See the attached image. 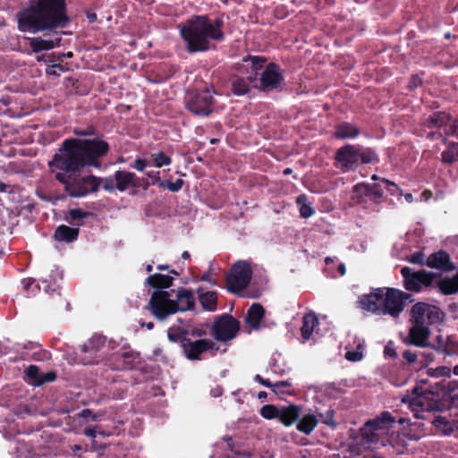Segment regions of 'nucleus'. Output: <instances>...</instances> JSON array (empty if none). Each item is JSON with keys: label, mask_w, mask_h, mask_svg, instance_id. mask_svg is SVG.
I'll return each mask as SVG.
<instances>
[{"label": "nucleus", "mask_w": 458, "mask_h": 458, "mask_svg": "<svg viewBox=\"0 0 458 458\" xmlns=\"http://www.w3.org/2000/svg\"><path fill=\"white\" fill-rule=\"evenodd\" d=\"M84 435L90 438H95L97 436L96 428L93 427H87L84 428Z\"/></svg>", "instance_id": "obj_63"}, {"label": "nucleus", "mask_w": 458, "mask_h": 458, "mask_svg": "<svg viewBox=\"0 0 458 458\" xmlns=\"http://www.w3.org/2000/svg\"><path fill=\"white\" fill-rule=\"evenodd\" d=\"M433 395L434 393L431 391V424L437 432L443 436L454 433L458 437V416L453 415L449 411H435L436 407L432 403Z\"/></svg>", "instance_id": "obj_17"}, {"label": "nucleus", "mask_w": 458, "mask_h": 458, "mask_svg": "<svg viewBox=\"0 0 458 458\" xmlns=\"http://www.w3.org/2000/svg\"><path fill=\"white\" fill-rule=\"evenodd\" d=\"M259 413L266 420L278 419L279 407L273 404H265L260 408Z\"/></svg>", "instance_id": "obj_45"}, {"label": "nucleus", "mask_w": 458, "mask_h": 458, "mask_svg": "<svg viewBox=\"0 0 458 458\" xmlns=\"http://www.w3.org/2000/svg\"><path fill=\"white\" fill-rule=\"evenodd\" d=\"M240 330V322L231 314L224 313L215 318L209 330L215 340L227 343L235 338Z\"/></svg>", "instance_id": "obj_11"}, {"label": "nucleus", "mask_w": 458, "mask_h": 458, "mask_svg": "<svg viewBox=\"0 0 458 458\" xmlns=\"http://www.w3.org/2000/svg\"><path fill=\"white\" fill-rule=\"evenodd\" d=\"M73 133L89 138L65 139L48 161V166L67 196L83 198L98 191L100 179L93 174L81 175V172L89 166L100 168L99 158L108 153L110 146L93 126L75 128Z\"/></svg>", "instance_id": "obj_1"}, {"label": "nucleus", "mask_w": 458, "mask_h": 458, "mask_svg": "<svg viewBox=\"0 0 458 458\" xmlns=\"http://www.w3.org/2000/svg\"><path fill=\"white\" fill-rule=\"evenodd\" d=\"M265 315V310L260 303H253L247 310L245 323L253 329L259 327L260 321Z\"/></svg>", "instance_id": "obj_31"}, {"label": "nucleus", "mask_w": 458, "mask_h": 458, "mask_svg": "<svg viewBox=\"0 0 458 458\" xmlns=\"http://www.w3.org/2000/svg\"><path fill=\"white\" fill-rule=\"evenodd\" d=\"M147 166V162L143 158H136L134 164L131 165L137 171L142 172Z\"/></svg>", "instance_id": "obj_61"}, {"label": "nucleus", "mask_w": 458, "mask_h": 458, "mask_svg": "<svg viewBox=\"0 0 458 458\" xmlns=\"http://www.w3.org/2000/svg\"><path fill=\"white\" fill-rule=\"evenodd\" d=\"M116 341L103 335L96 334L81 346V360L84 365L98 364L106 360H110L114 351L117 348Z\"/></svg>", "instance_id": "obj_8"}, {"label": "nucleus", "mask_w": 458, "mask_h": 458, "mask_svg": "<svg viewBox=\"0 0 458 458\" xmlns=\"http://www.w3.org/2000/svg\"><path fill=\"white\" fill-rule=\"evenodd\" d=\"M31 47L32 53L38 54L42 51H48L60 46L62 41L61 37H57L55 39H44L40 37L28 38H27Z\"/></svg>", "instance_id": "obj_28"}, {"label": "nucleus", "mask_w": 458, "mask_h": 458, "mask_svg": "<svg viewBox=\"0 0 458 458\" xmlns=\"http://www.w3.org/2000/svg\"><path fill=\"white\" fill-rule=\"evenodd\" d=\"M252 278V269L246 260H238L231 267L225 277L229 293H238L244 290Z\"/></svg>", "instance_id": "obj_12"}, {"label": "nucleus", "mask_w": 458, "mask_h": 458, "mask_svg": "<svg viewBox=\"0 0 458 458\" xmlns=\"http://www.w3.org/2000/svg\"><path fill=\"white\" fill-rule=\"evenodd\" d=\"M451 376V369L449 367L441 366L437 367L435 369H431V377H442Z\"/></svg>", "instance_id": "obj_55"}, {"label": "nucleus", "mask_w": 458, "mask_h": 458, "mask_svg": "<svg viewBox=\"0 0 458 458\" xmlns=\"http://www.w3.org/2000/svg\"><path fill=\"white\" fill-rule=\"evenodd\" d=\"M431 268L451 271L454 269V266L451 262L448 253L440 250L431 255Z\"/></svg>", "instance_id": "obj_34"}, {"label": "nucleus", "mask_w": 458, "mask_h": 458, "mask_svg": "<svg viewBox=\"0 0 458 458\" xmlns=\"http://www.w3.org/2000/svg\"><path fill=\"white\" fill-rule=\"evenodd\" d=\"M403 357L410 364L413 363L417 360V353L411 352V350H405L403 352Z\"/></svg>", "instance_id": "obj_60"}, {"label": "nucleus", "mask_w": 458, "mask_h": 458, "mask_svg": "<svg viewBox=\"0 0 458 458\" xmlns=\"http://www.w3.org/2000/svg\"><path fill=\"white\" fill-rule=\"evenodd\" d=\"M394 418L390 411H385L374 419L367 420L360 428V437L362 444H377L379 442L378 431L388 430L394 425Z\"/></svg>", "instance_id": "obj_9"}, {"label": "nucleus", "mask_w": 458, "mask_h": 458, "mask_svg": "<svg viewBox=\"0 0 458 458\" xmlns=\"http://www.w3.org/2000/svg\"><path fill=\"white\" fill-rule=\"evenodd\" d=\"M437 352L445 353L448 356L458 354V342L451 335L439 334L436 336L435 344L432 345Z\"/></svg>", "instance_id": "obj_24"}, {"label": "nucleus", "mask_w": 458, "mask_h": 458, "mask_svg": "<svg viewBox=\"0 0 458 458\" xmlns=\"http://www.w3.org/2000/svg\"><path fill=\"white\" fill-rule=\"evenodd\" d=\"M436 127L439 130L440 136L453 135L458 138V123H451L450 116L445 112H434L431 114V130Z\"/></svg>", "instance_id": "obj_22"}, {"label": "nucleus", "mask_w": 458, "mask_h": 458, "mask_svg": "<svg viewBox=\"0 0 458 458\" xmlns=\"http://www.w3.org/2000/svg\"><path fill=\"white\" fill-rule=\"evenodd\" d=\"M67 71L68 69H66L63 64H55L48 65L46 69V73L49 76L58 77L62 72H65Z\"/></svg>", "instance_id": "obj_53"}, {"label": "nucleus", "mask_w": 458, "mask_h": 458, "mask_svg": "<svg viewBox=\"0 0 458 458\" xmlns=\"http://www.w3.org/2000/svg\"><path fill=\"white\" fill-rule=\"evenodd\" d=\"M318 324V318L315 313H308L302 318V326L301 327V337L304 341L310 338L315 331L316 326Z\"/></svg>", "instance_id": "obj_36"}, {"label": "nucleus", "mask_w": 458, "mask_h": 458, "mask_svg": "<svg viewBox=\"0 0 458 458\" xmlns=\"http://www.w3.org/2000/svg\"><path fill=\"white\" fill-rule=\"evenodd\" d=\"M353 191L369 197L375 203L380 202L383 197L381 182L378 184H369L366 182L357 183L353 186Z\"/></svg>", "instance_id": "obj_26"}, {"label": "nucleus", "mask_w": 458, "mask_h": 458, "mask_svg": "<svg viewBox=\"0 0 458 458\" xmlns=\"http://www.w3.org/2000/svg\"><path fill=\"white\" fill-rule=\"evenodd\" d=\"M40 344L35 342H29L23 345V348L29 351H36L38 349H40Z\"/></svg>", "instance_id": "obj_64"}, {"label": "nucleus", "mask_w": 458, "mask_h": 458, "mask_svg": "<svg viewBox=\"0 0 458 458\" xmlns=\"http://www.w3.org/2000/svg\"><path fill=\"white\" fill-rule=\"evenodd\" d=\"M445 318V313L437 307L431 305V325L442 322Z\"/></svg>", "instance_id": "obj_57"}, {"label": "nucleus", "mask_w": 458, "mask_h": 458, "mask_svg": "<svg viewBox=\"0 0 458 458\" xmlns=\"http://www.w3.org/2000/svg\"><path fill=\"white\" fill-rule=\"evenodd\" d=\"M296 204L299 206L300 216L302 218H309L315 213L314 208L308 201V197L304 193L296 198Z\"/></svg>", "instance_id": "obj_41"}, {"label": "nucleus", "mask_w": 458, "mask_h": 458, "mask_svg": "<svg viewBox=\"0 0 458 458\" xmlns=\"http://www.w3.org/2000/svg\"><path fill=\"white\" fill-rule=\"evenodd\" d=\"M435 386L437 387H441V390L443 391V398L445 399H450L453 403V404L458 408V394H455V395H452L451 394V391H453L454 389V387H457L458 386V383L456 381H448L446 382L445 379H443L439 382H436L435 383ZM456 416H458V413L455 414Z\"/></svg>", "instance_id": "obj_37"}, {"label": "nucleus", "mask_w": 458, "mask_h": 458, "mask_svg": "<svg viewBox=\"0 0 458 458\" xmlns=\"http://www.w3.org/2000/svg\"><path fill=\"white\" fill-rule=\"evenodd\" d=\"M114 179L116 183V190L123 192L129 187L139 188L140 181L136 180L134 173L125 170H117L114 173Z\"/></svg>", "instance_id": "obj_27"}, {"label": "nucleus", "mask_w": 458, "mask_h": 458, "mask_svg": "<svg viewBox=\"0 0 458 458\" xmlns=\"http://www.w3.org/2000/svg\"><path fill=\"white\" fill-rule=\"evenodd\" d=\"M89 215H91V213L87 212L80 208H72L69 211V216L72 221H81Z\"/></svg>", "instance_id": "obj_54"}, {"label": "nucleus", "mask_w": 458, "mask_h": 458, "mask_svg": "<svg viewBox=\"0 0 458 458\" xmlns=\"http://www.w3.org/2000/svg\"><path fill=\"white\" fill-rule=\"evenodd\" d=\"M424 253L422 251H415L412 253L407 260L411 264L425 265L429 267V257L424 261Z\"/></svg>", "instance_id": "obj_48"}, {"label": "nucleus", "mask_w": 458, "mask_h": 458, "mask_svg": "<svg viewBox=\"0 0 458 458\" xmlns=\"http://www.w3.org/2000/svg\"><path fill=\"white\" fill-rule=\"evenodd\" d=\"M183 180L179 178L175 182L170 180L160 181L158 186L160 188H166L172 192H178L183 186Z\"/></svg>", "instance_id": "obj_47"}, {"label": "nucleus", "mask_w": 458, "mask_h": 458, "mask_svg": "<svg viewBox=\"0 0 458 458\" xmlns=\"http://www.w3.org/2000/svg\"><path fill=\"white\" fill-rule=\"evenodd\" d=\"M427 309H429V304L421 301L411 307L409 319L411 327L403 339L405 344L418 347L429 346V322L426 323L425 318L429 320V312H427Z\"/></svg>", "instance_id": "obj_7"}, {"label": "nucleus", "mask_w": 458, "mask_h": 458, "mask_svg": "<svg viewBox=\"0 0 458 458\" xmlns=\"http://www.w3.org/2000/svg\"><path fill=\"white\" fill-rule=\"evenodd\" d=\"M30 412L27 404L17 403L12 405H4L0 403V432L4 437L9 438L8 431L15 429V418H24Z\"/></svg>", "instance_id": "obj_16"}, {"label": "nucleus", "mask_w": 458, "mask_h": 458, "mask_svg": "<svg viewBox=\"0 0 458 458\" xmlns=\"http://www.w3.org/2000/svg\"><path fill=\"white\" fill-rule=\"evenodd\" d=\"M98 178L100 179L99 184L101 183V182H103V189L106 191L111 192V191L116 190L114 175L113 177L109 176V177H106L104 179H101L100 177H98Z\"/></svg>", "instance_id": "obj_56"}, {"label": "nucleus", "mask_w": 458, "mask_h": 458, "mask_svg": "<svg viewBox=\"0 0 458 458\" xmlns=\"http://www.w3.org/2000/svg\"><path fill=\"white\" fill-rule=\"evenodd\" d=\"M362 346L359 344L356 350L347 351L344 357L349 361H360L363 358Z\"/></svg>", "instance_id": "obj_50"}, {"label": "nucleus", "mask_w": 458, "mask_h": 458, "mask_svg": "<svg viewBox=\"0 0 458 458\" xmlns=\"http://www.w3.org/2000/svg\"><path fill=\"white\" fill-rule=\"evenodd\" d=\"M318 423L316 413L308 412L301 413L300 419L297 420V429L306 435L310 434Z\"/></svg>", "instance_id": "obj_33"}, {"label": "nucleus", "mask_w": 458, "mask_h": 458, "mask_svg": "<svg viewBox=\"0 0 458 458\" xmlns=\"http://www.w3.org/2000/svg\"><path fill=\"white\" fill-rule=\"evenodd\" d=\"M374 161H378L376 150L372 148L359 146V164L369 165Z\"/></svg>", "instance_id": "obj_42"}, {"label": "nucleus", "mask_w": 458, "mask_h": 458, "mask_svg": "<svg viewBox=\"0 0 458 458\" xmlns=\"http://www.w3.org/2000/svg\"><path fill=\"white\" fill-rule=\"evenodd\" d=\"M209 88L191 93L185 101L186 109L198 116H208L213 112L214 95Z\"/></svg>", "instance_id": "obj_14"}, {"label": "nucleus", "mask_w": 458, "mask_h": 458, "mask_svg": "<svg viewBox=\"0 0 458 458\" xmlns=\"http://www.w3.org/2000/svg\"><path fill=\"white\" fill-rule=\"evenodd\" d=\"M173 281L174 276L170 275L156 273L154 275H150L146 279V284L155 289L151 295H154L156 293H160L159 292L174 294L175 293L174 290L167 291V289L173 284Z\"/></svg>", "instance_id": "obj_25"}, {"label": "nucleus", "mask_w": 458, "mask_h": 458, "mask_svg": "<svg viewBox=\"0 0 458 458\" xmlns=\"http://www.w3.org/2000/svg\"><path fill=\"white\" fill-rule=\"evenodd\" d=\"M401 401L407 404L416 419L426 420L429 415V387L416 385L402 396Z\"/></svg>", "instance_id": "obj_10"}, {"label": "nucleus", "mask_w": 458, "mask_h": 458, "mask_svg": "<svg viewBox=\"0 0 458 458\" xmlns=\"http://www.w3.org/2000/svg\"><path fill=\"white\" fill-rule=\"evenodd\" d=\"M384 353H385V356L389 357V358H396L397 357V352H396L395 349L393 347L391 342L388 343L385 346Z\"/></svg>", "instance_id": "obj_59"}, {"label": "nucleus", "mask_w": 458, "mask_h": 458, "mask_svg": "<svg viewBox=\"0 0 458 458\" xmlns=\"http://www.w3.org/2000/svg\"><path fill=\"white\" fill-rule=\"evenodd\" d=\"M458 157V143H449L447 149L442 153V158L444 162L452 163Z\"/></svg>", "instance_id": "obj_44"}, {"label": "nucleus", "mask_w": 458, "mask_h": 458, "mask_svg": "<svg viewBox=\"0 0 458 458\" xmlns=\"http://www.w3.org/2000/svg\"><path fill=\"white\" fill-rule=\"evenodd\" d=\"M284 81V76L280 65L270 62L267 64L258 81L253 84L252 88L260 92L267 93L273 90H280Z\"/></svg>", "instance_id": "obj_13"}, {"label": "nucleus", "mask_w": 458, "mask_h": 458, "mask_svg": "<svg viewBox=\"0 0 458 458\" xmlns=\"http://www.w3.org/2000/svg\"><path fill=\"white\" fill-rule=\"evenodd\" d=\"M267 58L264 55H247L242 58V65L245 69V74L249 76V81L252 85L258 81L261 72L267 65Z\"/></svg>", "instance_id": "obj_21"}, {"label": "nucleus", "mask_w": 458, "mask_h": 458, "mask_svg": "<svg viewBox=\"0 0 458 458\" xmlns=\"http://www.w3.org/2000/svg\"><path fill=\"white\" fill-rule=\"evenodd\" d=\"M315 413L318 416V421L330 427L331 428H336L337 424L334 420L335 411L333 408L327 407L325 411L320 408H316Z\"/></svg>", "instance_id": "obj_40"}, {"label": "nucleus", "mask_w": 458, "mask_h": 458, "mask_svg": "<svg viewBox=\"0 0 458 458\" xmlns=\"http://www.w3.org/2000/svg\"><path fill=\"white\" fill-rule=\"evenodd\" d=\"M79 415L81 418L85 419V420L91 419L92 421L98 420V416L96 414H94L93 411L89 408L83 409L79 413Z\"/></svg>", "instance_id": "obj_58"}, {"label": "nucleus", "mask_w": 458, "mask_h": 458, "mask_svg": "<svg viewBox=\"0 0 458 458\" xmlns=\"http://www.w3.org/2000/svg\"><path fill=\"white\" fill-rule=\"evenodd\" d=\"M386 287L372 289L369 293L361 294L358 298L359 307L375 315H381Z\"/></svg>", "instance_id": "obj_19"}, {"label": "nucleus", "mask_w": 458, "mask_h": 458, "mask_svg": "<svg viewBox=\"0 0 458 458\" xmlns=\"http://www.w3.org/2000/svg\"><path fill=\"white\" fill-rule=\"evenodd\" d=\"M411 295L400 289L386 287L381 315H389L394 318H399L405 308L406 301L411 300Z\"/></svg>", "instance_id": "obj_15"}, {"label": "nucleus", "mask_w": 458, "mask_h": 458, "mask_svg": "<svg viewBox=\"0 0 458 458\" xmlns=\"http://www.w3.org/2000/svg\"><path fill=\"white\" fill-rule=\"evenodd\" d=\"M39 369L37 365L30 364L25 369V377L27 381L34 386V383L40 379Z\"/></svg>", "instance_id": "obj_46"}, {"label": "nucleus", "mask_w": 458, "mask_h": 458, "mask_svg": "<svg viewBox=\"0 0 458 458\" xmlns=\"http://www.w3.org/2000/svg\"><path fill=\"white\" fill-rule=\"evenodd\" d=\"M78 228L70 227L65 225H60L57 226L54 233V238L55 241L66 243L73 242L78 239Z\"/></svg>", "instance_id": "obj_32"}, {"label": "nucleus", "mask_w": 458, "mask_h": 458, "mask_svg": "<svg viewBox=\"0 0 458 458\" xmlns=\"http://www.w3.org/2000/svg\"><path fill=\"white\" fill-rule=\"evenodd\" d=\"M57 377L55 370H49L40 375V379L34 383V386H40L45 383L54 382Z\"/></svg>", "instance_id": "obj_51"}, {"label": "nucleus", "mask_w": 458, "mask_h": 458, "mask_svg": "<svg viewBox=\"0 0 458 458\" xmlns=\"http://www.w3.org/2000/svg\"><path fill=\"white\" fill-rule=\"evenodd\" d=\"M252 82L249 81V76L235 77L232 81V92L234 96H245L250 92Z\"/></svg>", "instance_id": "obj_35"}, {"label": "nucleus", "mask_w": 458, "mask_h": 458, "mask_svg": "<svg viewBox=\"0 0 458 458\" xmlns=\"http://www.w3.org/2000/svg\"><path fill=\"white\" fill-rule=\"evenodd\" d=\"M335 161L343 172H349L359 165V146L345 144L335 153Z\"/></svg>", "instance_id": "obj_20"}, {"label": "nucleus", "mask_w": 458, "mask_h": 458, "mask_svg": "<svg viewBox=\"0 0 458 458\" xmlns=\"http://www.w3.org/2000/svg\"><path fill=\"white\" fill-rule=\"evenodd\" d=\"M62 280L63 271L57 266H54L48 276L41 278L40 283L37 284V287L42 289L47 294H60V283Z\"/></svg>", "instance_id": "obj_23"}, {"label": "nucleus", "mask_w": 458, "mask_h": 458, "mask_svg": "<svg viewBox=\"0 0 458 458\" xmlns=\"http://www.w3.org/2000/svg\"><path fill=\"white\" fill-rule=\"evenodd\" d=\"M400 273L403 278V286L408 292L420 293L424 287L429 286V272L425 269L414 270L403 267Z\"/></svg>", "instance_id": "obj_18"}, {"label": "nucleus", "mask_w": 458, "mask_h": 458, "mask_svg": "<svg viewBox=\"0 0 458 458\" xmlns=\"http://www.w3.org/2000/svg\"><path fill=\"white\" fill-rule=\"evenodd\" d=\"M209 324L197 323L192 317H177L167 328V339L178 345L182 354L189 360H200L208 352L218 351L215 343L208 338Z\"/></svg>", "instance_id": "obj_2"}, {"label": "nucleus", "mask_w": 458, "mask_h": 458, "mask_svg": "<svg viewBox=\"0 0 458 458\" xmlns=\"http://www.w3.org/2000/svg\"><path fill=\"white\" fill-rule=\"evenodd\" d=\"M381 183L384 185L386 190L393 196H402V189L394 182H390L387 179H381Z\"/></svg>", "instance_id": "obj_49"}, {"label": "nucleus", "mask_w": 458, "mask_h": 458, "mask_svg": "<svg viewBox=\"0 0 458 458\" xmlns=\"http://www.w3.org/2000/svg\"><path fill=\"white\" fill-rule=\"evenodd\" d=\"M153 165L160 168L165 165H169L172 163V158L167 156L164 151H157L151 154Z\"/></svg>", "instance_id": "obj_43"}, {"label": "nucleus", "mask_w": 458, "mask_h": 458, "mask_svg": "<svg viewBox=\"0 0 458 458\" xmlns=\"http://www.w3.org/2000/svg\"><path fill=\"white\" fill-rule=\"evenodd\" d=\"M199 301L205 310L210 312L216 310L217 298L216 292L208 291L200 293L199 296Z\"/></svg>", "instance_id": "obj_39"}, {"label": "nucleus", "mask_w": 458, "mask_h": 458, "mask_svg": "<svg viewBox=\"0 0 458 458\" xmlns=\"http://www.w3.org/2000/svg\"><path fill=\"white\" fill-rule=\"evenodd\" d=\"M360 134V129L353 123L343 122L335 127L334 136L337 140L355 139Z\"/></svg>", "instance_id": "obj_30"}, {"label": "nucleus", "mask_w": 458, "mask_h": 458, "mask_svg": "<svg viewBox=\"0 0 458 458\" xmlns=\"http://www.w3.org/2000/svg\"><path fill=\"white\" fill-rule=\"evenodd\" d=\"M21 30L36 34L68 27L71 19L65 0H33L19 18Z\"/></svg>", "instance_id": "obj_3"}, {"label": "nucleus", "mask_w": 458, "mask_h": 458, "mask_svg": "<svg viewBox=\"0 0 458 458\" xmlns=\"http://www.w3.org/2000/svg\"><path fill=\"white\" fill-rule=\"evenodd\" d=\"M156 293L151 295L147 309L159 320H164L170 315L180 311L183 317L186 311L194 308L195 298L191 290L179 288L174 294ZM186 316L190 317L188 314Z\"/></svg>", "instance_id": "obj_5"}, {"label": "nucleus", "mask_w": 458, "mask_h": 458, "mask_svg": "<svg viewBox=\"0 0 458 458\" xmlns=\"http://www.w3.org/2000/svg\"><path fill=\"white\" fill-rule=\"evenodd\" d=\"M437 287L444 294H453L458 292V272L452 278L445 277L438 280Z\"/></svg>", "instance_id": "obj_38"}, {"label": "nucleus", "mask_w": 458, "mask_h": 458, "mask_svg": "<svg viewBox=\"0 0 458 458\" xmlns=\"http://www.w3.org/2000/svg\"><path fill=\"white\" fill-rule=\"evenodd\" d=\"M301 417L300 407L295 404L279 407L278 420L285 426H291Z\"/></svg>", "instance_id": "obj_29"}, {"label": "nucleus", "mask_w": 458, "mask_h": 458, "mask_svg": "<svg viewBox=\"0 0 458 458\" xmlns=\"http://www.w3.org/2000/svg\"><path fill=\"white\" fill-rule=\"evenodd\" d=\"M35 279L31 277L24 278L21 280V284L29 295H35L37 290H39L37 287V284H35Z\"/></svg>", "instance_id": "obj_52"}, {"label": "nucleus", "mask_w": 458, "mask_h": 458, "mask_svg": "<svg viewBox=\"0 0 458 458\" xmlns=\"http://www.w3.org/2000/svg\"><path fill=\"white\" fill-rule=\"evenodd\" d=\"M226 458H257L256 456L246 452H235L233 454H228Z\"/></svg>", "instance_id": "obj_62"}, {"label": "nucleus", "mask_w": 458, "mask_h": 458, "mask_svg": "<svg viewBox=\"0 0 458 458\" xmlns=\"http://www.w3.org/2000/svg\"><path fill=\"white\" fill-rule=\"evenodd\" d=\"M223 16L211 19L208 14H196L179 24L180 36L186 44L188 53L207 52L210 42H223L225 35L223 30Z\"/></svg>", "instance_id": "obj_4"}, {"label": "nucleus", "mask_w": 458, "mask_h": 458, "mask_svg": "<svg viewBox=\"0 0 458 458\" xmlns=\"http://www.w3.org/2000/svg\"><path fill=\"white\" fill-rule=\"evenodd\" d=\"M116 346L117 348L114 351L113 356L107 363L112 366L113 369L135 370L131 376L133 378L132 384L134 385L141 384L151 378L149 366L145 365L140 367V369H136V365L140 360L139 352L131 349L123 339Z\"/></svg>", "instance_id": "obj_6"}]
</instances>
